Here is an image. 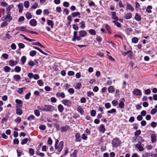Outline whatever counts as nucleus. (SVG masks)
Instances as JSON below:
<instances>
[{
    "label": "nucleus",
    "mask_w": 157,
    "mask_h": 157,
    "mask_svg": "<svg viewBox=\"0 0 157 157\" xmlns=\"http://www.w3.org/2000/svg\"><path fill=\"white\" fill-rule=\"evenodd\" d=\"M77 31H74V35L73 38L72 39V41H75L76 40L79 41L81 40V37H84L87 34V33L84 30H80L78 32L79 36H77Z\"/></svg>",
    "instance_id": "1"
},
{
    "label": "nucleus",
    "mask_w": 157,
    "mask_h": 157,
    "mask_svg": "<svg viewBox=\"0 0 157 157\" xmlns=\"http://www.w3.org/2000/svg\"><path fill=\"white\" fill-rule=\"evenodd\" d=\"M38 107V109L42 111L50 112L53 111L55 109L54 107L50 105H45L44 107L41 108Z\"/></svg>",
    "instance_id": "2"
},
{
    "label": "nucleus",
    "mask_w": 157,
    "mask_h": 157,
    "mask_svg": "<svg viewBox=\"0 0 157 157\" xmlns=\"http://www.w3.org/2000/svg\"><path fill=\"white\" fill-rule=\"evenodd\" d=\"M121 144L120 140L117 138L114 139L112 141V144L113 147H116Z\"/></svg>",
    "instance_id": "3"
},
{
    "label": "nucleus",
    "mask_w": 157,
    "mask_h": 157,
    "mask_svg": "<svg viewBox=\"0 0 157 157\" xmlns=\"http://www.w3.org/2000/svg\"><path fill=\"white\" fill-rule=\"evenodd\" d=\"M62 102L64 105L68 107L70 106L72 104L71 101L67 99L63 100Z\"/></svg>",
    "instance_id": "4"
},
{
    "label": "nucleus",
    "mask_w": 157,
    "mask_h": 157,
    "mask_svg": "<svg viewBox=\"0 0 157 157\" xmlns=\"http://www.w3.org/2000/svg\"><path fill=\"white\" fill-rule=\"evenodd\" d=\"M63 146V141H61L59 143V144L58 147L56 146V148H55L56 149H57L59 152H60L62 150Z\"/></svg>",
    "instance_id": "5"
},
{
    "label": "nucleus",
    "mask_w": 157,
    "mask_h": 157,
    "mask_svg": "<svg viewBox=\"0 0 157 157\" xmlns=\"http://www.w3.org/2000/svg\"><path fill=\"white\" fill-rule=\"evenodd\" d=\"M133 93L136 96H141L142 95L141 91L137 89L134 90L133 91Z\"/></svg>",
    "instance_id": "6"
},
{
    "label": "nucleus",
    "mask_w": 157,
    "mask_h": 157,
    "mask_svg": "<svg viewBox=\"0 0 157 157\" xmlns=\"http://www.w3.org/2000/svg\"><path fill=\"white\" fill-rule=\"evenodd\" d=\"M125 101V99L124 98H122L120 100V102L119 104V107L121 109L124 108V102Z\"/></svg>",
    "instance_id": "7"
},
{
    "label": "nucleus",
    "mask_w": 157,
    "mask_h": 157,
    "mask_svg": "<svg viewBox=\"0 0 157 157\" xmlns=\"http://www.w3.org/2000/svg\"><path fill=\"white\" fill-rule=\"evenodd\" d=\"M56 96L58 98H64L65 97V94L63 93H61V92H58L56 94Z\"/></svg>",
    "instance_id": "8"
},
{
    "label": "nucleus",
    "mask_w": 157,
    "mask_h": 157,
    "mask_svg": "<svg viewBox=\"0 0 157 157\" xmlns=\"http://www.w3.org/2000/svg\"><path fill=\"white\" fill-rule=\"evenodd\" d=\"M136 147L140 151H143L144 149L140 143L136 144Z\"/></svg>",
    "instance_id": "9"
},
{
    "label": "nucleus",
    "mask_w": 157,
    "mask_h": 157,
    "mask_svg": "<svg viewBox=\"0 0 157 157\" xmlns=\"http://www.w3.org/2000/svg\"><path fill=\"white\" fill-rule=\"evenodd\" d=\"M29 24L32 26H35L37 25L36 21L35 19H32L30 21Z\"/></svg>",
    "instance_id": "10"
},
{
    "label": "nucleus",
    "mask_w": 157,
    "mask_h": 157,
    "mask_svg": "<svg viewBox=\"0 0 157 157\" xmlns=\"http://www.w3.org/2000/svg\"><path fill=\"white\" fill-rule=\"evenodd\" d=\"M14 6L13 5H11L8 6L6 8V12L7 14H8L9 16V13H10V11L13 8Z\"/></svg>",
    "instance_id": "11"
},
{
    "label": "nucleus",
    "mask_w": 157,
    "mask_h": 157,
    "mask_svg": "<svg viewBox=\"0 0 157 157\" xmlns=\"http://www.w3.org/2000/svg\"><path fill=\"white\" fill-rule=\"evenodd\" d=\"M75 137L76 142H80L81 141L80 135L79 133H77L75 134Z\"/></svg>",
    "instance_id": "12"
},
{
    "label": "nucleus",
    "mask_w": 157,
    "mask_h": 157,
    "mask_svg": "<svg viewBox=\"0 0 157 157\" xmlns=\"http://www.w3.org/2000/svg\"><path fill=\"white\" fill-rule=\"evenodd\" d=\"M132 17V14L131 13H128L125 14L124 17V18L126 19H129Z\"/></svg>",
    "instance_id": "13"
},
{
    "label": "nucleus",
    "mask_w": 157,
    "mask_h": 157,
    "mask_svg": "<svg viewBox=\"0 0 157 157\" xmlns=\"http://www.w3.org/2000/svg\"><path fill=\"white\" fill-rule=\"evenodd\" d=\"M13 78L15 81L18 82L21 79V78L19 75H16L13 76Z\"/></svg>",
    "instance_id": "14"
},
{
    "label": "nucleus",
    "mask_w": 157,
    "mask_h": 157,
    "mask_svg": "<svg viewBox=\"0 0 157 157\" xmlns=\"http://www.w3.org/2000/svg\"><path fill=\"white\" fill-rule=\"evenodd\" d=\"M126 9L127 10H128L131 11H133L134 10V8L129 3L127 4Z\"/></svg>",
    "instance_id": "15"
},
{
    "label": "nucleus",
    "mask_w": 157,
    "mask_h": 157,
    "mask_svg": "<svg viewBox=\"0 0 157 157\" xmlns=\"http://www.w3.org/2000/svg\"><path fill=\"white\" fill-rule=\"evenodd\" d=\"M23 112L21 109L16 107V113L19 115H21L22 114Z\"/></svg>",
    "instance_id": "16"
},
{
    "label": "nucleus",
    "mask_w": 157,
    "mask_h": 157,
    "mask_svg": "<svg viewBox=\"0 0 157 157\" xmlns=\"http://www.w3.org/2000/svg\"><path fill=\"white\" fill-rule=\"evenodd\" d=\"M18 7L19 9V11L20 13H21L23 11V4L21 3H20L18 5Z\"/></svg>",
    "instance_id": "17"
},
{
    "label": "nucleus",
    "mask_w": 157,
    "mask_h": 157,
    "mask_svg": "<svg viewBox=\"0 0 157 157\" xmlns=\"http://www.w3.org/2000/svg\"><path fill=\"white\" fill-rule=\"evenodd\" d=\"M47 23L48 25L50 26L51 28L53 29L54 26V23L53 21L51 20H48L47 21Z\"/></svg>",
    "instance_id": "18"
},
{
    "label": "nucleus",
    "mask_w": 157,
    "mask_h": 157,
    "mask_svg": "<svg viewBox=\"0 0 157 157\" xmlns=\"http://www.w3.org/2000/svg\"><path fill=\"white\" fill-rule=\"evenodd\" d=\"M99 129L100 132H101L102 133H104L105 130L104 125L102 124H101L99 126Z\"/></svg>",
    "instance_id": "19"
},
{
    "label": "nucleus",
    "mask_w": 157,
    "mask_h": 157,
    "mask_svg": "<svg viewBox=\"0 0 157 157\" xmlns=\"http://www.w3.org/2000/svg\"><path fill=\"white\" fill-rule=\"evenodd\" d=\"M108 90L109 93H113L115 91V89L113 86H110L108 88Z\"/></svg>",
    "instance_id": "20"
},
{
    "label": "nucleus",
    "mask_w": 157,
    "mask_h": 157,
    "mask_svg": "<svg viewBox=\"0 0 157 157\" xmlns=\"http://www.w3.org/2000/svg\"><path fill=\"white\" fill-rule=\"evenodd\" d=\"M26 27H23V26H21L19 27H18L16 28L15 29L16 30H20L21 31H25L27 32V29H26Z\"/></svg>",
    "instance_id": "21"
},
{
    "label": "nucleus",
    "mask_w": 157,
    "mask_h": 157,
    "mask_svg": "<svg viewBox=\"0 0 157 157\" xmlns=\"http://www.w3.org/2000/svg\"><path fill=\"white\" fill-rule=\"evenodd\" d=\"M9 64L12 67H13L15 65H16L17 62L16 61H14L13 60H10L9 61Z\"/></svg>",
    "instance_id": "22"
},
{
    "label": "nucleus",
    "mask_w": 157,
    "mask_h": 157,
    "mask_svg": "<svg viewBox=\"0 0 157 157\" xmlns=\"http://www.w3.org/2000/svg\"><path fill=\"white\" fill-rule=\"evenodd\" d=\"M135 19L137 21H140L141 20V17L139 14L136 13L135 14Z\"/></svg>",
    "instance_id": "23"
},
{
    "label": "nucleus",
    "mask_w": 157,
    "mask_h": 157,
    "mask_svg": "<svg viewBox=\"0 0 157 157\" xmlns=\"http://www.w3.org/2000/svg\"><path fill=\"white\" fill-rule=\"evenodd\" d=\"M151 138L152 143H155L156 141V138L155 135L154 134H152L151 136Z\"/></svg>",
    "instance_id": "24"
},
{
    "label": "nucleus",
    "mask_w": 157,
    "mask_h": 157,
    "mask_svg": "<svg viewBox=\"0 0 157 157\" xmlns=\"http://www.w3.org/2000/svg\"><path fill=\"white\" fill-rule=\"evenodd\" d=\"M77 110L81 115H83L84 113V111L83 109L80 106H78V107Z\"/></svg>",
    "instance_id": "25"
},
{
    "label": "nucleus",
    "mask_w": 157,
    "mask_h": 157,
    "mask_svg": "<svg viewBox=\"0 0 157 157\" xmlns=\"http://www.w3.org/2000/svg\"><path fill=\"white\" fill-rule=\"evenodd\" d=\"M81 84L80 82L77 83L74 86V87L75 89H79L81 86Z\"/></svg>",
    "instance_id": "26"
},
{
    "label": "nucleus",
    "mask_w": 157,
    "mask_h": 157,
    "mask_svg": "<svg viewBox=\"0 0 157 157\" xmlns=\"http://www.w3.org/2000/svg\"><path fill=\"white\" fill-rule=\"evenodd\" d=\"M112 18L113 19L118 20V18L116 16V13L114 12H111Z\"/></svg>",
    "instance_id": "27"
},
{
    "label": "nucleus",
    "mask_w": 157,
    "mask_h": 157,
    "mask_svg": "<svg viewBox=\"0 0 157 157\" xmlns=\"http://www.w3.org/2000/svg\"><path fill=\"white\" fill-rule=\"evenodd\" d=\"M89 33L91 35H95L96 34L95 31L93 29H90L89 30Z\"/></svg>",
    "instance_id": "28"
},
{
    "label": "nucleus",
    "mask_w": 157,
    "mask_h": 157,
    "mask_svg": "<svg viewBox=\"0 0 157 157\" xmlns=\"http://www.w3.org/2000/svg\"><path fill=\"white\" fill-rule=\"evenodd\" d=\"M68 128L67 126H62L61 127V131L62 132L66 131Z\"/></svg>",
    "instance_id": "29"
},
{
    "label": "nucleus",
    "mask_w": 157,
    "mask_h": 157,
    "mask_svg": "<svg viewBox=\"0 0 157 157\" xmlns=\"http://www.w3.org/2000/svg\"><path fill=\"white\" fill-rule=\"evenodd\" d=\"M63 107L61 105H59L58 106V109L59 111L60 112H62L63 110Z\"/></svg>",
    "instance_id": "30"
},
{
    "label": "nucleus",
    "mask_w": 157,
    "mask_h": 157,
    "mask_svg": "<svg viewBox=\"0 0 157 157\" xmlns=\"http://www.w3.org/2000/svg\"><path fill=\"white\" fill-rule=\"evenodd\" d=\"M36 54V52L35 51L33 50L30 52L29 55L33 57Z\"/></svg>",
    "instance_id": "31"
},
{
    "label": "nucleus",
    "mask_w": 157,
    "mask_h": 157,
    "mask_svg": "<svg viewBox=\"0 0 157 157\" xmlns=\"http://www.w3.org/2000/svg\"><path fill=\"white\" fill-rule=\"evenodd\" d=\"M152 7L151 6H148L147 7V8L146 10L147 12L148 13H151V9H152Z\"/></svg>",
    "instance_id": "32"
},
{
    "label": "nucleus",
    "mask_w": 157,
    "mask_h": 157,
    "mask_svg": "<svg viewBox=\"0 0 157 157\" xmlns=\"http://www.w3.org/2000/svg\"><path fill=\"white\" fill-rule=\"evenodd\" d=\"M105 27L107 30L108 32L110 34H111V31L109 26L107 24H106L105 25Z\"/></svg>",
    "instance_id": "33"
},
{
    "label": "nucleus",
    "mask_w": 157,
    "mask_h": 157,
    "mask_svg": "<svg viewBox=\"0 0 157 157\" xmlns=\"http://www.w3.org/2000/svg\"><path fill=\"white\" fill-rule=\"evenodd\" d=\"M26 60V56H24L22 57L21 61L22 64H24L25 63Z\"/></svg>",
    "instance_id": "34"
},
{
    "label": "nucleus",
    "mask_w": 157,
    "mask_h": 157,
    "mask_svg": "<svg viewBox=\"0 0 157 157\" xmlns=\"http://www.w3.org/2000/svg\"><path fill=\"white\" fill-rule=\"evenodd\" d=\"M24 5L25 8H29V2L28 1L25 2L24 3Z\"/></svg>",
    "instance_id": "35"
},
{
    "label": "nucleus",
    "mask_w": 157,
    "mask_h": 157,
    "mask_svg": "<svg viewBox=\"0 0 157 157\" xmlns=\"http://www.w3.org/2000/svg\"><path fill=\"white\" fill-rule=\"evenodd\" d=\"M132 43L136 44L138 42V39L137 37H134L132 39Z\"/></svg>",
    "instance_id": "36"
},
{
    "label": "nucleus",
    "mask_w": 157,
    "mask_h": 157,
    "mask_svg": "<svg viewBox=\"0 0 157 157\" xmlns=\"http://www.w3.org/2000/svg\"><path fill=\"white\" fill-rule=\"evenodd\" d=\"M26 17L27 19H29L32 17L31 13L29 12H28L26 13Z\"/></svg>",
    "instance_id": "37"
},
{
    "label": "nucleus",
    "mask_w": 157,
    "mask_h": 157,
    "mask_svg": "<svg viewBox=\"0 0 157 157\" xmlns=\"http://www.w3.org/2000/svg\"><path fill=\"white\" fill-rule=\"evenodd\" d=\"M116 112V110L115 109H112L111 110L107 111V113H108L112 114L115 113Z\"/></svg>",
    "instance_id": "38"
},
{
    "label": "nucleus",
    "mask_w": 157,
    "mask_h": 157,
    "mask_svg": "<svg viewBox=\"0 0 157 157\" xmlns=\"http://www.w3.org/2000/svg\"><path fill=\"white\" fill-rule=\"evenodd\" d=\"M5 72H9L10 70V68L8 66H5L4 68Z\"/></svg>",
    "instance_id": "39"
},
{
    "label": "nucleus",
    "mask_w": 157,
    "mask_h": 157,
    "mask_svg": "<svg viewBox=\"0 0 157 157\" xmlns=\"http://www.w3.org/2000/svg\"><path fill=\"white\" fill-rule=\"evenodd\" d=\"M80 14V13L78 12H75L73 13L71 15L73 17H77Z\"/></svg>",
    "instance_id": "40"
},
{
    "label": "nucleus",
    "mask_w": 157,
    "mask_h": 157,
    "mask_svg": "<svg viewBox=\"0 0 157 157\" xmlns=\"http://www.w3.org/2000/svg\"><path fill=\"white\" fill-rule=\"evenodd\" d=\"M26 89L25 87L19 88L17 90V92L20 94H21L23 91V90Z\"/></svg>",
    "instance_id": "41"
},
{
    "label": "nucleus",
    "mask_w": 157,
    "mask_h": 157,
    "mask_svg": "<svg viewBox=\"0 0 157 157\" xmlns=\"http://www.w3.org/2000/svg\"><path fill=\"white\" fill-rule=\"evenodd\" d=\"M28 139L27 138L23 139L21 142V144L22 145H24L26 144L28 141Z\"/></svg>",
    "instance_id": "42"
},
{
    "label": "nucleus",
    "mask_w": 157,
    "mask_h": 157,
    "mask_svg": "<svg viewBox=\"0 0 157 157\" xmlns=\"http://www.w3.org/2000/svg\"><path fill=\"white\" fill-rule=\"evenodd\" d=\"M80 27L82 29H84L85 27V22L84 21H83L80 23Z\"/></svg>",
    "instance_id": "43"
},
{
    "label": "nucleus",
    "mask_w": 157,
    "mask_h": 157,
    "mask_svg": "<svg viewBox=\"0 0 157 157\" xmlns=\"http://www.w3.org/2000/svg\"><path fill=\"white\" fill-rule=\"evenodd\" d=\"M96 114V111L94 110H92L91 111L90 115L92 117H94L95 116Z\"/></svg>",
    "instance_id": "44"
},
{
    "label": "nucleus",
    "mask_w": 157,
    "mask_h": 157,
    "mask_svg": "<svg viewBox=\"0 0 157 157\" xmlns=\"http://www.w3.org/2000/svg\"><path fill=\"white\" fill-rule=\"evenodd\" d=\"M33 44L35 45L40 46V47H41L42 48H44V46L42 45L39 42L33 43Z\"/></svg>",
    "instance_id": "45"
},
{
    "label": "nucleus",
    "mask_w": 157,
    "mask_h": 157,
    "mask_svg": "<svg viewBox=\"0 0 157 157\" xmlns=\"http://www.w3.org/2000/svg\"><path fill=\"white\" fill-rule=\"evenodd\" d=\"M151 153H145L143 155L142 157H150L151 156Z\"/></svg>",
    "instance_id": "46"
},
{
    "label": "nucleus",
    "mask_w": 157,
    "mask_h": 157,
    "mask_svg": "<svg viewBox=\"0 0 157 157\" xmlns=\"http://www.w3.org/2000/svg\"><path fill=\"white\" fill-rule=\"evenodd\" d=\"M14 70L17 72H19L21 70V67L19 66H17L15 68Z\"/></svg>",
    "instance_id": "47"
},
{
    "label": "nucleus",
    "mask_w": 157,
    "mask_h": 157,
    "mask_svg": "<svg viewBox=\"0 0 157 157\" xmlns=\"http://www.w3.org/2000/svg\"><path fill=\"white\" fill-rule=\"evenodd\" d=\"M112 104L114 106H117L118 104V102L116 100H113L112 101Z\"/></svg>",
    "instance_id": "48"
},
{
    "label": "nucleus",
    "mask_w": 157,
    "mask_h": 157,
    "mask_svg": "<svg viewBox=\"0 0 157 157\" xmlns=\"http://www.w3.org/2000/svg\"><path fill=\"white\" fill-rule=\"evenodd\" d=\"M48 145H51L52 144V141L50 137H49L47 142Z\"/></svg>",
    "instance_id": "49"
},
{
    "label": "nucleus",
    "mask_w": 157,
    "mask_h": 157,
    "mask_svg": "<svg viewBox=\"0 0 157 157\" xmlns=\"http://www.w3.org/2000/svg\"><path fill=\"white\" fill-rule=\"evenodd\" d=\"M8 25V24L6 22H2L1 25L2 28H3L7 26Z\"/></svg>",
    "instance_id": "50"
},
{
    "label": "nucleus",
    "mask_w": 157,
    "mask_h": 157,
    "mask_svg": "<svg viewBox=\"0 0 157 157\" xmlns=\"http://www.w3.org/2000/svg\"><path fill=\"white\" fill-rule=\"evenodd\" d=\"M35 117L33 115H31L27 118V120L29 121H31L34 119Z\"/></svg>",
    "instance_id": "51"
},
{
    "label": "nucleus",
    "mask_w": 157,
    "mask_h": 157,
    "mask_svg": "<svg viewBox=\"0 0 157 157\" xmlns=\"http://www.w3.org/2000/svg\"><path fill=\"white\" fill-rule=\"evenodd\" d=\"M34 112L35 115L37 117H39L40 116V113L38 110H35Z\"/></svg>",
    "instance_id": "52"
},
{
    "label": "nucleus",
    "mask_w": 157,
    "mask_h": 157,
    "mask_svg": "<svg viewBox=\"0 0 157 157\" xmlns=\"http://www.w3.org/2000/svg\"><path fill=\"white\" fill-rule=\"evenodd\" d=\"M37 83L38 85L40 86H42L43 85V82L42 80H39L37 81Z\"/></svg>",
    "instance_id": "53"
},
{
    "label": "nucleus",
    "mask_w": 157,
    "mask_h": 157,
    "mask_svg": "<svg viewBox=\"0 0 157 157\" xmlns=\"http://www.w3.org/2000/svg\"><path fill=\"white\" fill-rule=\"evenodd\" d=\"M77 151V150H75L74 151L73 153L71 155L72 157H76V155Z\"/></svg>",
    "instance_id": "54"
},
{
    "label": "nucleus",
    "mask_w": 157,
    "mask_h": 157,
    "mask_svg": "<svg viewBox=\"0 0 157 157\" xmlns=\"http://www.w3.org/2000/svg\"><path fill=\"white\" fill-rule=\"evenodd\" d=\"M36 153L37 155H40L41 157H43L44 155V153L40 152L39 151H37Z\"/></svg>",
    "instance_id": "55"
},
{
    "label": "nucleus",
    "mask_w": 157,
    "mask_h": 157,
    "mask_svg": "<svg viewBox=\"0 0 157 157\" xmlns=\"http://www.w3.org/2000/svg\"><path fill=\"white\" fill-rule=\"evenodd\" d=\"M113 22L114 23L115 25L118 27H120L121 26V24L118 22L116 21H114Z\"/></svg>",
    "instance_id": "56"
},
{
    "label": "nucleus",
    "mask_w": 157,
    "mask_h": 157,
    "mask_svg": "<svg viewBox=\"0 0 157 157\" xmlns=\"http://www.w3.org/2000/svg\"><path fill=\"white\" fill-rule=\"evenodd\" d=\"M157 111V110L156 109H153L151 110V113L152 114H154L156 113Z\"/></svg>",
    "instance_id": "57"
},
{
    "label": "nucleus",
    "mask_w": 157,
    "mask_h": 157,
    "mask_svg": "<svg viewBox=\"0 0 157 157\" xmlns=\"http://www.w3.org/2000/svg\"><path fill=\"white\" fill-rule=\"evenodd\" d=\"M2 57L6 59H8V55L7 54L4 53L2 55Z\"/></svg>",
    "instance_id": "58"
},
{
    "label": "nucleus",
    "mask_w": 157,
    "mask_h": 157,
    "mask_svg": "<svg viewBox=\"0 0 157 157\" xmlns=\"http://www.w3.org/2000/svg\"><path fill=\"white\" fill-rule=\"evenodd\" d=\"M31 95V93L29 92L25 96V98L26 99H28L29 98Z\"/></svg>",
    "instance_id": "59"
},
{
    "label": "nucleus",
    "mask_w": 157,
    "mask_h": 157,
    "mask_svg": "<svg viewBox=\"0 0 157 157\" xmlns=\"http://www.w3.org/2000/svg\"><path fill=\"white\" fill-rule=\"evenodd\" d=\"M105 105L106 109H109L111 107V104L109 103H105Z\"/></svg>",
    "instance_id": "60"
},
{
    "label": "nucleus",
    "mask_w": 157,
    "mask_h": 157,
    "mask_svg": "<svg viewBox=\"0 0 157 157\" xmlns=\"http://www.w3.org/2000/svg\"><path fill=\"white\" fill-rule=\"evenodd\" d=\"M29 152L31 155H33L34 154V150L33 148H29Z\"/></svg>",
    "instance_id": "61"
},
{
    "label": "nucleus",
    "mask_w": 157,
    "mask_h": 157,
    "mask_svg": "<svg viewBox=\"0 0 157 157\" xmlns=\"http://www.w3.org/2000/svg\"><path fill=\"white\" fill-rule=\"evenodd\" d=\"M141 133V131L140 130H138L136 131L135 133V136H138Z\"/></svg>",
    "instance_id": "62"
},
{
    "label": "nucleus",
    "mask_w": 157,
    "mask_h": 157,
    "mask_svg": "<svg viewBox=\"0 0 157 157\" xmlns=\"http://www.w3.org/2000/svg\"><path fill=\"white\" fill-rule=\"evenodd\" d=\"M21 121V119L20 117H17L15 120V121L17 123H20Z\"/></svg>",
    "instance_id": "63"
},
{
    "label": "nucleus",
    "mask_w": 157,
    "mask_h": 157,
    "mask_svg": "<svg viewBox=\"0 0 157 157\" xmlns=\"http://www.w3.org/2000/svg\"><path fill=\"white\" fill-rule=\"evenodd\" d=\"M46 127L44 125H41L39 127V128L41 130H44L46 129Z\"/></svg>",
    "instance_id": "64"
}]
</instances>
